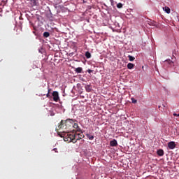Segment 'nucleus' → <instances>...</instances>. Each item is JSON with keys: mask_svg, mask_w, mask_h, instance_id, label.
<instances>
[{"mask_svg": "<svg viewBox=\"0 0 179 179\" xmlns=\"http://www.w3.org/2000/svg\"><path fill=\"white\" fill-rule=\"evenodd\" d=\"M73 122H75V120L72 119H67L66 120H62L59 126L58 129H62V134L61 137L64 138V134H71L72 132V127H73Z\"/></svg>", "mask_w": 179, "mask_h": 179, "instance_id": "f257e3e1", "label": "nucleus"}, {"mask_svg": "<svg viewBox=\"0 0 179 179\" xmlns=\"http://www.w3.org/2000/svg\"><path fill=\"white\" fill-rule=\"evenodd\" d=\"M78 132L80 131H75V130H73V131H71V133L64 134L63 136L64 141L65 142H72L73 143H76L78 141H80V138L79 137Z\"/></svg>", "mask_w": 179, "mask_h": 179, "instance_id": "f03ea898", "label": "nucleus"}, {"mask_svg": "<svg viewBox=\"0 0 179 179\" xmlns=\"http://www.w3.org/2000/svg\"><path fill=\"white\" fill-rule=\"evenodd\" d=\"M52 96H53L54 101H56V103L58 102V100H59V94H58V92L54 91Z\"/></svg>", "mask_w": 179, "mask_h": 179, "instance_id": "7ed1b4c3", "label": "nucleus"}, {"mask_svg": "<svg viewBox=\"0 0 179 179\" xmlns=\"http://www.w3.org/2000/svg\"><path fill=\"white\" fill-rule=\"evenodd\" d=\"M176 146H177V145H176V142L174 141H170L168 143V148L171 150H173V149H176Z\"/></svg>", "mask_w": 179, "mask_h": 179, "instance_id": "20e7f679", "label": "nucleus"}, {"mask_svg": "<svg viewBox=\"0 0 179 179\" xmlns=\"http://www.w3.org/2000/svg\"><path fill=\"white\" fill-rule=\"evenodd\" d=\"M72 128H74L76 130H74V132H81V129L79 128V124L78 123H73Z\"/></svg>", "mask_w": 179, "mask_h": 179, "instance_id": "39448f33", "label": "nucleus"}, {"mask_svg": "<svg viewBox=\"0 0 179 179\" xmlns=\"http://www.w3.org/2000/svg\"><path fill=\"white\" fill-rule=\"evenodd\" d=\"M118 145V143L117 142V140L114 139L110 142V145L112 147L117 146Z\"/></svg>", "mask_w": 179, "mask_h": 179, "instance_id": "423d86ee", "label": "nucleus"}, {"mask_svg": "<svg viewBox=\"0 0 179 179\" xmlns=\"http://www.w3.org/2000/svg\"><path fill=\"white\" fill-rule=\"evenodd\" d=\"M85 90H86V92H87V93H90V92H92V85L90 84L85 85Z\"/></svg>", "mask_w": 179, "mask_h": 179, "instance_id": "0eeeda50", "label": "nucleus"}, {"mask_svg": "<svg viewBox=\"0 0 179 179\" xmlns=\"http://www.w3.org/2000/svg\"><path fill=\"white\" fill-rule=\"evenodd\" d=\"M163 10H164V12H166V13H168V15L170 14L171 12V10L170 9V8L167 6L163 7Z\"/></svg>", "mask_w": 179, "mask_h": 179, "instance_id": "6e6552de", "label": "nucleus"}, {"mask_svg": "<svg viewBox=\"0 0 179 179\" xmlns=\"http://www.w3.org/2000/svg\"><path fill=\"white\" fill-rule=\"evenodd\" d=\"M157 154L158 155V156H164V151L162 149L158 150L157 152Z\"/></svg>", "mask_w": 179, "mask_h": 179, "instance_id": "1a4fd4ad", "label": "nucleus"}, {"mask_svg": "<svg viewBox=\"0 0 179 179\" xmlns=\"http://www.w3.org/2000/svg\"><path fill=\"white\" fill-rule=\"evenodd\" d=\"M31 6H37L38 2H37V0H31Z\"/></svg>", "mask_w": 179, "mask_h": 179, "instance_id": "9d476101", "label": "nucleus"}, {"mask_svg": "<svg viewBox=\"0 0 179 179\" xmlns=\"http://www.w3.org/2000/svg\"><path fill=\"white\" fill-rule=\"evenodd\" d=\"M165 64H169V65H170L171 66H173V64H174V62H173V61H171V59H166L164 61Z\"/></svg>", "mask_w": 179, "mask_h": 179, "instance_id": "9b49d317", "label": "nucleus"}, {"mask_svg": "<svg viewBox=\"0 0 179 179\" xmlns=\"http://www.w3.org/2000/svg\"><path fill=\"white\" fill-rule=\"evenodd\" d=\"M82 71H83L82 67H78L75 69V72H76V73H82Z\"/></svg>", "mask_w": 179, "mask_h": 179, "instance_id": "f8f14e48", "label": "nucleus"}, {"mask_svg": "<svg viewBox=\"0 0 179 179\" xmlns=\"http://www.w3.org/2000/svg\"><path fill=\"white\" fill-rule=\"evenodd\" d=\"M134 66H135V64H134L132 63H129L127 64L128 69H134Z\"/></svg>", "mask_w": 179, "mask_h": 179, "instance_id": "ddd939ff", "label": "nucleus"}, {"mask_svg": "<svg viewBox=\"0 0 179 179\" xmlns=\"http://www.w3.org/2000/svg\"><path fill=\"white\" fill-rule=\"evenodd\" d=\"M87 138L90 139V141H93L94 139V136L90 134H86Z\"/></svg>", "mask_w": 179, "mask_h": 179, "instance_id": "4468645a", "label": "nucleus"}, {"mask_svg": "<svg viewBox=\"0 0 179 179\" xmlns=\"http://www.w3.org/2000/svg\"><path fill=\"white\" fill-rule=\"evenodd\" d=\"M85 57H86V58H87V59L92 58V54H90L89 52H85Z\"/></svg>", "mask_w": 179, "mask_h": 179, "instance_id": "2eb2a0df", "label": "nucleus"}, {"mask_svg": "<svg viewBox=\"0 0 179 179\" xmlns=\"http://www.w3.org/2000/svg\"><path fill=\"white\" fill-rule=\"evenodd\" d=\"M43 37H45V38H47L48 37H50V32H44L43 33Z\"/></svg>", "mask_w": 179, "mask_h": 179, "instance_id": "dca6fc26", "label": "nucleus"}, {"mask_svg": "<svg viewBox=\"0 0 179 179\" xmlns=\"http://www.w3.org/2000/svg\"><path fill=\"white\" fill-rule=\"evenodd\" d=\"M78 135L80 138V139H83V138H85V135H83V133L81 132V133H78Z\"/></svg>", "mask_w": 179, "mask_h": 179, "instance_id": "f3484780", "label": "nucleus"}, {"mask_svg": "<svg viewBox=\"0 0 179 179\" xmlns=\"http://www.w3.org/2000/svg\"><path fill=\"white\" fill-rule=\"evenodd\" d=\"M128 58L129 61H135V57L133 56L129 55Z\"/></svg>", "mask_w": 179, "mask_h": 179, "instance_id": "a211bd4d", "label": "nucleus"}, {"mask_svg": "<svg viewBox=\"0 0 179 179\" xmlns=\"http://www.w3.org/2000/svg\"><path fill=\"white\" fill-rule=\"evenodd\" d=\"M117 8H118V9H121V8H122V3H118L117 4Z\"/></svg>", "mask_w": 179, "mask_h": 179, "instance_id": "6ab92c4d", "label": "nucleus"}, {"mask_svg": "<svg viewBox=\"0 0 179 179\" xmlns=\"http://www.w3.org/2000/svg\"><path fill=\"white\" fill-rule=\"evenodd\" d=\"M131 102H132L134 104H136V103H138V101H136V99H134V98H131Z\"/></svg>", "mask_w": 179, "mask_h": 179, "instance_id": "aec40b11", "label": "nucleus"}, {"mask_svg": "<svg viewBox=\"0 0 179 179\" xmlns=\"http://www.w3.org/2000/svg\"><path fill=\"white\" fill-rule=\"evenodd\" d=\"M87 72H88V73H92V72H93V70L88 69Z\"/></svg>", "mask_w": 179, "mask_h": 179, "instance_id": "412c9836", "label": "nucleus"}, {"mask_svg": "<svg viewBox=\"0 0 179 179\" xmlns=\"http://www.w3.org/2000/svg\"><path fill=\"white\" fill-rule=\"evenodd\" d=\"M46 96L50 98V97H51V95H50V93L48 92V94H46Z\"/></svg>", "mask_w": 179, "mask_h": 179, "instance_id": "4be33fe9", "label": "nucleus"}, {"mask_svg": "<svg viewBox=\"0 0 179 179\" xmlns=\"http://www.w3.org/2000/svg\"><path fill=\"white\" fill-rule=\"evenodd\" d=\"M110 3H112V5H113V3H114V0H110Z\"/></svg>", "mask_w": 179, "mask_h": 179, "instance_id": "5701e85b", "label": "nucleus"}, {"mask_svg": "<svg viewBox=\"0 0 179 179\" xmlns=\"http://www.w3.org/2000/svg\"><path fill=\"white\" fill-rule=\"evenodd\" d=\"M50 92H51V88H48V93H50Z\"/></svg>", "mask_w": 179, "mask_h": 179, "instance_id": "b1692460", "label": "nucleus"}, {"mask_svg": "<svg viewBox=\"0 0 179 179\" xmlns=\"http://www.w3.org/2000/svg\"><path fill=\"white\" fill-rule=\"evenodd\" d=\"M53 150H55V152H57V148H54Z\"/></svg>", "mask_w": 179, "mask_h": 179, "instance_id": "393cba45", "label": "nucleus"}]
</instances>
